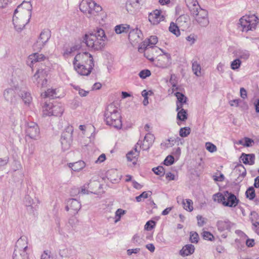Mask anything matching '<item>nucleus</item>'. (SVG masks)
<instances>
[{"mask_svg": "<svg viewBox=\"0 0 259 259\" xmlns=\"http://www.w3.org/2000/svg\"><path fill=\"white\" fill-rule=\"evenodd\" d=\"M225 192L222 193L220 192L217 193L212 195L213 200L218 203L222 204L223 205L224 202Z\"/></svg>", "mask_w": 259, "mask_h": 259, "instance_id": "obj_41", "label": "nucleus"}, {"mask_svg": "<svg viewBox=\"0 0 259 259\" xmlns=\"http://www.w3.org/2000/svg\"><path fill=\"white\" fill-rule=\"evenodd\" d=\"M75 251L71 248H66L60 250L59 254L62 257L72 258Z\"/></svg>", "mask_w": 259, "mask_h": 259, "instance_id": "obj_35", "label": "nucleus"}, {"mask_svg": "<svg viewBox=\"0 0 259 259\" xmlns=\"http://www.w3.org/2000/svg\"><path fill=\"white\" fill-rule=\"evenodd\" d=\"M125 213L126 210H123L121 208L117 209L115 213L114 223H116L118 222L120 220L121 217L125 214Z\"/></svg>", "mask_w": 259, "mask_h": 259, "instance_id": "obj_46", "label": "nucleus"}, {"mask_svg": "<svg viewBox=\"0 0 259 259\" xmlns=\"http://www.w3.org/2000/svg\"><path fill=\"white\" fill-rule=\"evenodd\" d=\"M205 147L206 149L210 153H213L217 151L216 146L211 142H206Z\"/></svg>", "mask_w": 259, "mask_h": 259, "instance_id": "obj_53", "label": "nucleus"}, {"mask_svg": "<svg viewBox=\"0 0 259 259\" xmlns=\"http://www.w3.org/2000/svg\"><path fill=\"white\" fill-rule=\"evenodd\" d=\"M172 154L176 157L177 159H179L181 154V149L180 147H177L173 149Z\"/></svg>", "mask_w": 259, "mask_h": 259, "instance_id": "obj_64", "label": "nucleus"}, {"mask_svg": "<svg viewBox=\"0 0 259 259\" xmlns=\"http://www.w3.org/2000/svg\"><path fill=\"white\" fill-rule=\"evenodd\" d=\"M140 248H135L132 249H128L126 251V253L128 256H131L133 254H137L140 252Z\"/></svg>", "mask_w": 259, "mask_h": 259, "instance_id": "obj_62", "label": "nucleus"}, {"mask_svg": "<svg viewBox=\"0 0 259 259\" xmlns=\"http://www.w3.org/2000/svg\"><path fill=\"white\" fill-rule=\"evenodd\" d=\"M42 98H56L57 97L56 91L55 89H49L45 92L41 93Z\"/></svg>", "mask_w": 259, "mask_h": 259, "instance_id": "obj_42", "label": "nucleus"}, {"mask_svg": "<svg viewBox=\"0 0 259 259\" xmlns=\"http://www.w3.org/2000/svg\"><path fill=\"white\" fill-rule=\"evenodd\" d=\"M169 83L172 85V88L168 90L169 94H172L174 92L178 90L177 87V81L176 80V76L175 74H171L169 79Z\"/></svg>", "mask_w": 259, "mask_h": 259, "instance_id": "obj_39", "label": "nucleus"}, {"mask_svg": "<svg viewBox=\"0 0 259 259\" xmlns=\"http://www.w3.org/2000/svg\"><path fill=\"white\" fill-rule=\"evenodd\" d=\"M20 80H17L16 78H14L12 81V87L7 89L4 91L3 96L7 101L12 103L15 100L16 94H17V91L15 89V85L17 82H20Z\"/></svg>", "mask_w": 259, "mask_h": 259, "instance_id": "obj_14", "label": "nucleus"}, {"mask_svg": "<svg viewBox=\"0 0 259 259\" xmlns=\"http://www.w3.org/2000/svg\"><path fill=\"white\" fill-rule=\"evenodd\" d=\"M51 36V32L49 29H45L41 31L38 39L33 46L35 51H40L47 44Z\"/></svg>", "mask_w": 259, "mask_h": 259, "instance_id": "obj_10", "label": "nucleus"}, {"mask_svg": "<svg viewBox=\"0 0 259 259\" xmlns=\"http://www.w3.org/2000/svg\"><path fill=\"white\" fill-rule=\"evenodd\" d=\"M236 55L242 59L247 60L250 54L249 52L246 50H239L236 52Z\"/></svg>", "mask_w": 259, "mask_h": 259, "instance_id": "obj_47", "label": "nucleus"}, {"mask_svg": "<svg viewBox=\"0 0 259 259\" xmlns=\"http://www.w3.org/2000/svg\"><path fill=\"white\" fill-rule=\"evenodd\" d=\"M15 87L17 91V94L21 98L24 104L27 106H29L32 102V98L30 93L26 90L24 82L22 80H20V82H17Z\"/></svg>", "mask_w": 259, "mask_h": 259, "instance_id": "obj_9", "label": "nucleus"}, {"mask_svg": "<svg viewBox=\"0 0 259 259\" xmlns=\"http://www.w3.org/2000/svg\"><path fill=\"white\" fill-rule=\"evenodd\" d=\"M52 103L46 102L42 106V116L44 117L52 116Z\"/></svg>", "mask_w": 259, "mask_h": 259, "instance_id": "obj_33", "label": "nucleus"}, {"mask_svg": "<svg viewBox=\"0 0 259 259\" xmlns=\"http://www.w3.org/2000/svg\"><path fill=\"white\" fill-rule=\"evenodd\" d=\"M223 205L229 207H235L239 203V199L232 193L225 191V197Z\"/></svg>", "mask_w": 259, "mask_h": 259, "instance_id": "obj_18", "label": "nucleus"}, {"mask_svg": "<svg viewBox=\"0 0 259 259\" xmlns=\"http://www.w3.org/2000/svg\"><path fill=\"white\" fill-rule=\"evenodd\" d=\"M176 110L178 112L177 116V119L180 121H185L188 118L187 111L183 109V107L179 110L176 109Z\"/></svg>", "mask_w": 259, "mask_h": 259, "instance_id": "obj_38", "label": "nucleus"}, {"mask_svg": "<svg viewBox=\"0 0 259 259\" xmlns=\"http://www.w3.org/2000/svg\"><path fill=\"white\" fill-rule=\"evenodd\" d=\"M254 143V141L248 138H245L243 139H241L238 141L237 144L239 145H241L244 147H250Z\"/></svg>", "mask_w": 259, "mask_h": 259, "instance_id": "obj_44", "label": "nucleus"}, {"mask_svg": "<svg viewBox=\"0 0 259 259\" xmlns=\"http://www.w3.org/2000/svg\"><path fill=\"white\" fill-rule=\"evenodd\" d=\"M174 162V157L172 155H168L164 160V164L165 165L169 166L172 164Z\"/></svg>", "mask_w": 259, "mask_h": 259, "instance_id": "obj_58", "label": "nucleus"}, {"mask_svg": "<svg viewBox=\"0 0 259 259\" xmlns=\"http://www.w3.org/2000/svg\"><path fill=\"white\" fill-rule=\"evenodd\" d=\"M240 158L243 163L245 164L252 165L254 163L255 156L253 154L242 153Z\"/></svg>", "mask_w": 259, "mask_h": 259, "instance_id": "obj_31", "label": "nucleus"}, {"mask_svg": "<svg viewBox=\"0 0 259 259\" xmlns=\"http://www.w3.org/2000/svg\"><path fill=\"white\" fill-rule=\"evenodd\" d=\"M158 42V38L156 36H151L147 40H145L142 44H141L138 50L140 52H143L145 50H147L149 48H151L153 51L159 53L163 52V50L157 47H154L153 46L156 45Z\"/></svg>", "mask_w": 259, "mask_h": 259, "instance_id": "obj_11", "label": "nucleus"}, {"mask_svg": "<svg viewBox=\"0 0 259 259\" xmlns=\"http://www.w3.org/2000/svg\"><path fill=\"white\" fill-rule=\"evenodd\" d=\"M32 5L29 2H23L15 10L13 24L17 31H22L29 23L31 16Z\"/></svg>", "mask_w": 259, "mask_h": 259, "instance_id": "obj_2", "label": "nucleus"}, {"mask_svg": "<svg viewBox=\"0 0 259 259\" xmlns=\"http://www.w3.org/2000/svg\"><path fill=\"white\" fill-rule=\"evenodd\" d=\"M79 10L89 18H92L102 11V7L93 0H82Z\"/></svg>", "mask_w": 259, "mask_h": 259, "instance_id": "obj_5", "label": "nucleus"}, {"mask_svg": "<svg viewBox=\"0 0 259 259\" xmlns=\"http://www.w3.org/2000/svg\"><path fill=\"white\" fill-rule=\"evenodd\" d=\"M191 132V129L189 127H184L180 128L179 135L182 138L187 137Z\"/></svg>", "mask_w": 259, "mask_h": 259, "instance_id": "obj_50", "label": "nucleus"}, {"mask_svg": "<svg viewBox=\"0 0 259 259\" xmlns=\"http://www.w3.org/2000/svg\"><path fill=\"white\" fill-rule=\"evenodd\" d=\"M183 205L184 208L188 211H192L193 210V203L192 200L189 199L183 200Z\"/></svg>", "mask_w": 259, "mask_h": 259, "instance_id": "obj_43", "label": "nucleus"}, {"mask_svg": "<svg viewBox=\"0 0 259 259\" xmlns=\"http://www.w3.org/2000/svg\"><path fill=\"white\" fill-rule=\"evenodd\" d=\"M175 96L177 97V109L179 110L181 109L184 104L186 103L187 97L183 94L180 92H176L175 94Z\"/></svg>", "mask_w": 259, "mask_h": 259, "instance_id": "obj_30", "label": "nucleus"}, {"mask_svg": "<svg viewBox=\"0 0 259 259\" xmlns=\"http://www.w3.org/2000/svg\"><path fill=\"white\" fill-rule=\"evenodd\" d=\"M246 197L250 200H252L255 196L254 189L253 187H249L245 193Z\"/></svg>", "mask_w": 259, "mask_h": 259, "instance_id": "obj_51", "label": "nucleus"}, {"mask_svg": "<svg viewBox=\"0 0 259 259\" xmlns=\"http://www.w3.org/2000/svg\"><path fill=\"white\" fill-rule=\"evenodd\" d=\"M47 71L43 69H38L32 77L33 82L36 83L38 87L44 88L47 84Z\"/></svg>", "mask_w": 259, "mask_h": 259, "instance_id": "obj_13", "label": "nucleus"}, {"mask_svg": "<svg viewBox=\"0 0 259 259\" xmlns=\"http://www.w3.org/2000/svg\"><path fill=\"white\" fill-rule=\"evenodd\" d=\"M139 152L140 150L138 148V145H135V148L126 154L127 161L132 162L134 165L136 164L139 155Z\"/></svg>", "mask_w": 259, "mask_h": 259, "instance_id": "obj_24", "label": "nucleus"}, {"mask_svg": "<svg viewBox=\"0 0 259 259\" xmlns=\"http://www.w3.org/2000/svg\"><path fill=\"white\" fill-rule=\"evenodd\" d=\"M98 185H99V183L97 181H95L93 183L90 182L82 186L79 190L78 193L82 194H89L90 192L92 193V191L94 189L95 186Z\"/></svg>", "mask_w": 259, "mask_h": 259, "instance_id": "obj_25", "label": "nucleus"}, {"mask_svg": "<svg viewBox=\"0 0 259 259\" xmlns=\"http://www.w3.org/2000/svg\"><path fill=\"white\" fill-rule=\"evenodd\" d=\"M72 64L74 70L78 74L88 76L94 67L93 56L88 52H79L74 56Z\"/></svg>", "mask_w": 259, "mask_h": 259, "instance_id": "obj_3", "label": "nucleus"}, {"mask_svg": "<svg viewBox=\"0 0 259 259\" xmlns=\"http://www.w3.org/2000/svg\"><path fill=\"white\" fill-rule=\"evenodd\" d=\"M213 179L216 182H222L225 179L224 175L221 172H217L213 176Z\"/></svg>", "mask_w": 259, "mask_h": 259, "instance_id": "obj_56", "label": "nucleus"}, {"mask_svg": "<svg viewBox=\"0 0 259 259\" xmlns=\"http://www.w3.org/2000/svg\"><path fill=\"white\" fill-rule=\"evenodd\" d=\"M186 3L191 13L200 8L197 0H186Z\"/></svg>", "mask_w": 259, "mask_h": 259, "instance_id": "obj_37", "label": "nucleus"}, {"mask_svg": "<svg viewBox=\"0 0 259 259\" xmlns=\"http://www.w3.org/2000/svg\"><path fill=\"white\" fill-rule=\"evenodd\" d=\"M105 120L107 125L117 129L122 127L121 116L119 109L114 104L109 105L104 114Z\"/></svg>", "mask_w": 259, "mask_h": 259, "instance_id": "obj_4", "label": "nucleus"}, {"mask_svg": "<svg viewBox=\"0 0 259 259\" xmlns=\"http://www.w3.org/2000/svg\"><path fill=\"white\" fill-rule=\"evenodd\" d=\"M155 226V222L152 220L148 221L145 226L144 229L147 231H150L153 229Z\"/></svg>", "mask_w": 259, "mask_h": 259, "instance_id": "obj_55", "label": "nucleus"}, {"mask_svg": "<svg viewBox=\"0 0 259 259\" xmlns=\"http://www.w3.org/2000/svg\"><path fill=\"white\" fill-rule=\"evenodd\" d=\"M81 48L80 43H75L72 46L66 48L63 52V56L67 57L73 55V54L77 51L80 50Z\"/></svg>", "mask_w": 259, "mask_h": 259, "instance_id": "obj_26", "label": "nucleus"}, {"mask_svg": "<svg viewBox=\"0 0 259 259\" xmlns=\"http://www.w3.org/2000/svg\"><path fill=\"white\" fill-rule=\"evenodd\" d=\"M142 32L138 29H131L128 34V39L133 45H136L142 40Z\"/></svg>", "mask_w": 259, "mask_h": 259, "instance_id": "obj_21", "label": "nucleus"}, {"mask_svg": "<svg viewBox=\"0 0 259 259\" xmlns=\"http://www.w3.org/2000/svg\"><path fill=\"white\" fill-rule=\"evenodd\" d=\"M151 194V192H143L141 194L137 196L136 197V199L137 202H141L143 200L147 198Z\"/></svg>", "mask_w": 259, "mask_h": 259, "instance_id": "obj_52", "label": "nucleus"}, {"mask_svg": "<svg viewBox=\"0 0 259 259\" xmlns=\"http://www.w3.org/2000/svg\"><path fill=\"white\" fill-rule=\"evenodd\" d=\"M198 235L196 232H191L190 240L192 243H197L198 241Z\"/></svg>", "mask_w": 259, "mask_h": 259, "instance_id": "obj_60", "label": "nucleus"}, {"mask_svg": "<svg viewBox=\"0 0 259 259\" xmlns=\"http://www.w3.org/2000/svg\"><path fill=\"white\" fill-rule=\"evenodd\" d=\"M131 29L132 28L130 25L123 23L116 25L114 27V30L116 34H121L129 33Z\"/></svg>", "mask_w": 259, "mask_h": 259, "instance_id": "obj_28", "label": "nucleus"}, {"mask_svg": "<svg viewBox=\"0 0 259 259\" xmlns=\"http://www.w3.org/2000/svg\"><path fill=\"white\" fill-rule=\"evenodd\" d=\"M196 36L193 34H191L186 37V40L189 42V45H193L196 40Z\"/></svg>", "mask_w": 259, "mask_h": 259, "instance_id": "obj_59", "label": "nucleus"}, {"mask_svg": "<svg viewBox=\"0 0 259 259\" xmlns=\"http://www.w3.org/2000/svg\"><path fill=\"white\" fill-rule=\"evenodd\" d=\"M145 232H143L142 235L139 234H135L132 239V242L137 245H142L145 242L144 238Z\"/></svg>", "mask_w": 259, "mask_h": 259, "instance_id": "obj_34", "label": "nucleus"}, {"mask_svg": "<svg viewBox=\"0 0 259 259\" xmlns=\"http://www.w3.org/2000/svg\"><path fill=\"white\" fill-rule=\"evenodd\" d=\"M195 250L194 245L187 244L184 246L180 250V253L182 256H185L192 254Z\"/></svg>", "mask_w": 259, "mask_h": 259, "instance_id": "obj_32", "label": "nucleus"}, {"mask_svg": "<svg viewBox=\"0 0 259 259\" xmlns=\"http://www.w3.org/2000/svg\"><path fill=\"white\" fill-rule=\"evenodd\" d=\"M151 73L149 70L148 69H144L141 71L139 73V76L142 79H145L147 77H149L151 75Z\"/></svg>", "mask_w": 259, "mask_h": 259, "instance_id": "obj_54", "label": "nucleus"}, {"mask_svg": "<svg viewBox=\"0 0 259 259\" xmlns=\"http://www.w3.org/2000/svg\"><path fill=\"white\" fill-rule=\"evenodd\" d=\"M194 19V23L201 27H206L209 23L208 12L207 10L199 8L191 13Z\"/></svg>", "mask_w": 259, "mask_h": 259, "instance_id": "obj_8", "label": "nucleus"}, {"mask_svg": "<svg viewBox=\"0 0 259 259\" xmlns=\"http://www.w3.org/2000/svg\"><path fill=\"white\" fill-rule=\"evenodd\" d=\"M68 166L73 171H79L85 167V164L83 161L80 160L74 163H70Z\"/></svg>", "mask_w": 259, "mask_h": 259, "instance_id": "obj_36", "label": "nucleus"}, {"mask_svg": "<svg viewBox=\"0 0 259 259\" xmlns=\"http://www.w3.org/2000/svg\"><path fill=\"white\" fill-rule=\"evenodd\" d=\"M164 20V16L161 10L156 9L149 14L148 20L153 25H158Z\"/></svg>", "mask_w": 259, "mask_h": 259, "instance_id": "obj_16", "label": "nucleus"}, {"mask_svg": "<svg viewBox=\"0 0 259 259\" xmlns=\"http://www.w3.org/2000/svg\"><path fill=\"white\" fill-rule=\"evenodd\" d=\"M52 116H60L64 111V106L61 103H52Z\"/></svg>", "mask_w": 259, "mask_h": 259, "instance_id": "obj_29", "label": "nucleus"}, {"mask_svg": "<svg viewBox=\"0 0 259 259\" xmlns=\"http://www.w3.org/2000/svg\"><path fill=\"white\" fill-rule=\"evenodd\" d=\"M26 137L28 138L37 140L40 137V130L38 125L33 122L27 124L25 128Z\"/></svg>", "mask_w": 259, "mask_h": 259, "instance_id": "obj_12", "label": "nucleus"}, {"mask_svg": "<svg viewBox=\"0 0 259 259\" xmlns=\"http://www.w3.org/2000/svg\"><path fill=\"white\" fill-rule=\"evenodd\" d=\"M81 207L80 202L75 199H69L67 201L66 209L68 211L69 210L73 211L74 213L77 212Z\"/></svg>", "mask_w": 259, "mask_h": 259, "instance_id": "obj_23", "label": "nucleus"}, {"mask_svg": "<svg viewBox=\"0 0 259 259\" xmlns=\"http://www.w3.org/2000/svg\"><path fill=\"white\" fill-rule=\"evenodd\" d=\"M47 59V57L42 54L34 53L30 54L26 60L27 65L33 70L34 65L37 63Z\"/></svg>", "mask_w": 259, "mask_h": 259, "instance_id": "obj_19", "label": "nucleus"}, {"mask_svg": "<svg viewBox=\"0 0 259 259\" xmlns=\"http://www.w3.org/2000/svg\"><path fill=\"white\" fill-rule=\"evenodd\" d=\"M163 54H160L157 61L156 62V65L161 68H166L171 64V57L169 54L162 52Z\"/></svg>", "mask_w": 259, "mask_h": 259, "instance_id": "obj_17", "label": "nucleus"}, {"mask_svg": "<svg viewBox=\"0 0 259 259\" xmlns=\"http://www.w3.org/2000/svg\"><path fill=\"white\" fill-rule=\"evenodd\" d=\"M233 224L228 220H220L217 224L218 229L220 232L229 231Z\"/></svg>", "mask_w": 259, "mask_h": 259, "instance_id": "obj_27", "label": "nucleus"}, {"mask_svg": "<svg viewBox=\"0 0 259 259\" xmlns=\"http://www.w3.org/2000/svg\"><path fill=\"white\" fill-rule=\"evenodd\" d=\"M154 136L153 134L148 133L146 134L143 140H139L136 145H138V148L143 150H148L152 145L154 141Z\"/></svg>", "mask_w": 259, "mask_h": 259, "instance_id": "obj_15", "label": "nucleus"}, {"mask_svg": "<svg viewBox=\"0 0 259 259\" xmlns=\"http://www.w3.org/2000/svg\"><path fill=\"white\" fill-rule=\"evenodd\" d=\"M202 236L205 240L209 241H212L214 239L213 235L208 231H204L202 233Z\"/></svg>", "mask_w": 259, "mask_h": 259, "instance_id": "obj_57", "label": "nucleus"}, {"mask_svg": "<svg viewBox=\"0 0 259 259\" xmlns=\"http://www.w3.org/2000/svg\"><path fill=\"white\" fill-rule=\"evenodd\" d=\"M73 88H74V89L75 90H76V91L78 92V94L81 96V97H86L88 96V95L89 94V91H85L81 88H80L79 86L78 85H72Z\"/></svg>", "mask_w": 259, "mask_h": 259, "instance_id": "obj_48", "label": "nucleus"}, {"mask_svg": "<svg viewBox=\"0 0 259 259\" xmlns=\"http://www.w3.org/2000/svg\"><path fill=\"white\" fill-rule=\"evenodd\" d=\"M153 171L157 175L162 176L164 174V168L162 166H158L153 168Z\"/></svg>", "mask_w": 259, "mask_h": 259, "instance_id": "obj_61", "label": "nucleus"}, {"mask_svg": "<svg viewBox=\"0 0 259 259\" xmlns=\"http://www.w3.org/2000/svg\"><path fill=\"white\" fill-rule=\"evenodd\" d=\"M192 68L193 72L196 76L198 77L201 76V67L199 63L196 61L193 62Z\"/></svg>", "mask_w": 259, "mask_h": 259, "instance_id": "obj_40", "label": "nucleus"}, {"mask_svg": "<svg viewBox=\"0 0 259 259\" xmlns=\"http://www.w3.org/2000/svg\"><path fill=\"white\" fill-rule=\"evenodd\" d=\"M169 30L170 32L175 34L177 36L180 35V31L178 26L174 22H171L170 24L169 27Z\"/></svg>", "mask_w": 259, "mask_h": 259, "instance_id": "obj_45", "label": "nucleus"}, {"mask_svg": "<svg viewBox=\"0 0 259 259\" xmlns=\"http://www.w3.org/2000/svg\"><path fill=\"white\" fill-rule=\"evenodd\" d=\"M125 8L128 13L135 14L140 8L139 0H126Z\"/></svg>", "mask_w": 259, "mask_h": 259, "instance_id": "obj_22", "label": "nucleus"}, {"mask_svg": "<svg viewBox=\"0 0 259 259\" xmlns=\"http://www.w3.org/2000/svg\"><path fill=\"white\" fill-rule=\"evenodd\" d=\"M258 23V18L255 15H245L239 20V24L243 31L255 29Z\"/></svg>", "mask_w": 259, "mask_h": 259, "instance_id": "obj_7", "label": "nucleus"}, {"mask_svg": "<svg viewBox=\"0 0 259 259\" xmlns=\"http://www.w3.org/2000/svg\"><path fill=\"white\" fill-rule=\"evenodd\" d=\"M62 148L64 151L68 150L72 143V133L68 131L64 132L60 139Z\"/></svg>", "mask_w": 259, "mask_h": 259, "instance_id": "obj_20", "label": "nucleus"}, {"mask_svg": "<svg viewBox=\"0 0 259 259\" xmlns=\"http://www.w3.org/2000/svg\"><path fill=\"white\" fill-rule=\"evenodd\" d=\"M216 69L220 73H223L225 71V63L220 62L217 65Z\"/></svg>", "mask_w": 259, "mask_h": 259, "instance_id": "obj_63", "label": "nucleus"}, {"mask_svg": "<svg viewBox=\"0 0 259 259\" xmlns=\"http://www.w3.org/2000/svg\"><path fill=\"white\" fill-rule=\"evenodd\" d=\"M28 241L25 236L21 237L16 242L13 259H29L27 253Z\"/></svg>", "mask_w": 259, "mask_h": 259, "instance_id": "obj_6", "label": "nucleus"}, {"mask_svg": "<svg viewBox=\"0 0 259 259\" xmlns=\"http://www.w3.org/2000/svg\"><path fill=\"white\" fill-rule=\"evenodd\" d=\"M241 65V61L239 59H236L231 62L230 67L232 70H236L238 69Z\"/></svg>", "mask_w": 259, "mask_h": 259, "instance_id": "obj_49", "label": "nucleus"}, {"mask_svg": "<svg viewBox=\"0 0 259 259\" xmlns=\"http://www.w3.org/2000/svg\"><path fill=\"white\" fill-rule=\"evenodd\" d=\"M106 40L105 31L100 28L93 32H86L80 39L89 49L94 51L102 50L105 46Z\"/></svg>", "mask_w": 259, "mask_h": 259, "instance_id": "obj_1", "label": "nucleus"}]
</instances>
